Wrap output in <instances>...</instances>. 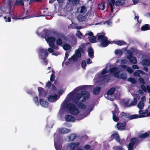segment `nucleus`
Returning a JSON list of instances; mask_svg holds the SVG:
<instances>
[{"mask_svg": "<svg viewBox=\"0 0 150 150\" xmlns=\"http://www.w3.org/2000/svg\"><path fill=\"white\" fill-rule=\"evenodd\" d=\"M79 91L76 92V97L75 99L68 103L67 109L69 110L71 114L73 115H78L76 119L77 120H80L82 119L89 114L90 112L93 109V107L92 106L86 107L85 105L81 102H77V105L79 108L81 109L86 108V113L83 115L82 114L79 112L78 108L76 106L69 103L71 102L76 103L77 100H80L84 102L86 99L89 98L90 94L88 92L85 91H83L80 93H77Z\"/></svg>", "mask_w": 150, "mask_h": 150, "instance_id": "nucleus-1", "label": "nucleus"}, {"mask_svg": "<svg viewBox=\"0 0 150 150\" xmlns=\"http://www.w3.org/2000/svg\"><path fill=\"white\" fill-rule=\"evenodd\" d=\"M91 86L87 85H82L79 86L76 88L73 91L69 93L67 96L64 101L61 105V108L58 112V114L61 115L64 113L65 108L67 109L68 103L69 102L74 100L76 98V92L77 91L83 90L87 89Z\"/></svg>", "mask_w": 150, "mask_h": 150, "instance_id": "nucleus-2", "label": "nucleus"}, {"mask_svg": "<svg viewBox=\"0 0 150 150\" xmlns=\"http://www.w3.org/2000/svg\"><path fill=\"white\" fill-rule=\"evenodd\" d=\"M70 129L62 128L59 129L58 132H57L54 134V142L55 147L57 150H61L62 146L61 144L62 142V139L59 138L58 133L65 134L70 132Z\"/></svg>", "mask_w": 150, "mask_h": 150, "instance_id": "nucleus-3", "label": "nucleus"}, {"mask_svg": "<svg viewBox=\"0 0 150 150\" xmlns=\"http://www.w3.org/2000/svg\"><path fill=\"white\" fill-rule=\"evenodd\" d=\"M82 53L84 52V51L82 49H79L76 50L75 54L69 59L67 62H63L62 65L63 66L65 64L66 66H68L73 62L77 60V58L80 57L81 56V54L80 52Z\"/></svg>", "mask_w": 150, "mask_h": 150, "instance_id": "nucleus-4", "label": "nucleus"}, {"mask_svg": "<svg viewBox=\"0 0 150 150\" xmlns=\"http://www.w3.org/2000/svg\"><path fill=\"white\" fill-rule=\"evenodd\" d=\"M107 67L104 69L102 72L100 73L97 74L95 76L94 79V81L96 83H97L102 80H105L106 81H108V79L107 78L108 76L105 75L107 73Z\"/></svg>", "mask_w": 150, "mask_h": 150, "instance_id": "nucleus-5", "label": "nucleus"}, {"mask_svg": "<svg viewBox=\"0 0 150 150\" xmlns=\"http://www.w3.org/2000/svg\"><path fill=\"white\" fill-rule=\"evenodd\" d=\"M3 17L5 21L10 22L11 21V18H13L12 14L10 13L6 12L3 8H0V17Z\"/></svg>", "mask_w": 150, "mask_h": 150, "instance_id": "nucleus-6", "label": "nucleus"}, {"mask_svg": "<svg viewBox=\"0 0 150 150\" xmlns=\"http://www.w3.org/2000/svg\"><path fill=\"white\" fill-rule=\"evenodd\" d=\"M127 52L128 54L127 57L129 61L133 64H136L137 62L136 59L135 57H132V56L136 54L137 51L132 49L129 50H128Z\"/></svg>", "mask_w": 150, "mask_h": 150, "instance_id": "nucleus-7", "label": "nucleus"}, {"mask_svg": "<svg viewBox=\"0 0 150 150\" xmlns=\"http://www.w3.org/2000/svg\"><path fill=\"white\" fill-rule=\"evenodd\" d=\"M47 51L50 53L52 52L53 51V49L51 48H49L47 51V50L40 49L39 50L38 53L40 59L45 60L48 55Z\"/></svg>", "mask_w": 150, "mask_h": 150, "instance_id": "nucleus-8", "label": "nucleus"}, {"mask_svg": "<svg viewBox=\"0 0 150 150\" xmlns=\"http://www.w3.org/2000/svg\"><path fill=\"white\" fill-rule=\"evenodd\" d=\"M117 70V67H115L112 68L110 70V72L111 73H113L115 77L122 79L123 80L126 79L127 78V75L125 73H122L120 75H119V72H116Z\"/></svg>", "mask_w": 150, "mask_h": 150, "instance_id": "nucleus-9", "label": "nucleus"}, {"mask_svg": "<svg viewBox=\"0 0 150 150\" xmlns=\"http://www.w3.org/2000/svg\"><path fill=\"white\" fill-rule=\"evenodd\" d=\"M98 40L100 42V46L103 47H106L110 43V41L107 40V38L103 35H98Z\"/></svg>", "mask_w": 150, "mask_h": 150, "instance_id": "nucleus-10", "label": "nucleus"}, {"mask_svg": "<svg viewBox=\"0 0 150 150\" xmlns=\"http://www.w3.org/2000/svg\"><path fill=\"white\" fill-rule=\"evenodd\" d=\"M115 90L114 88H110L107 92V94L105 95V98L109 100L113 101L115 98L113 96V94Z\"/></svg>", "mask_w": 150, "mask_h": 150, "instance_id": "nucleus-11", "label": "nucleus"}, {"mask_svg": "<svg viewBox=\"0 0 150 150\" xmlns=\"http://www.w3.org/2000/svg\"><path fill=\"white\" fill-rule=\"evenodd\" d=\"M138 142V140L135 138H133L130 140V142L127 146L128 150H133L135 148Z\"/></svg>", "mask_w": 150, "mask_h": 150, "instance_id": "nucleus-12", "label": "nucleus"}, {"mask_svg": "<svg viewBox=\"0 0 150 150\" xmlns=\"http://www.w3.org/2000/svg\"><path fill=\"white\" fill-rule=\"evenodd\" d=\"M51 93H52V94H50L48 97V99L49 101L51 102H54L56 101L59 97V96H58L56 94V93L54 92H52V91Z\"/></svg>", "mask_w": 150, "mask_h": 150, "instance_id": "nucleus-13", "label": "nucleus"}, {"mask_svg": "<svg viewBox=\"0 0 150 150\" xmlns=\"http://www.w3.org/2000/svg\"><path fill=\"white\" fill-rule=\"evenodd\" d=\"M45 39L50 47H52L54 46V42L55 40V39L54 38L51 37H46Z\"/></svg>", "mask_w": 150, "mask_h": 150, "instance_id": "nucleus-14", "label": "nucleus"}, {"mask_svg": "<svg viewBox=\"0 0 150 150\" xmlns=\"http://www.w3.org/2000/svg\"><path fill=\"white\" fill-rule=\"evenodd\" d=\"M79 144V142H72L67 144V149L69 150H73L75 148L77 147Z\"/></svg>", "mask_w": 150, "mask_h": 150, "instance_id": "nucleus-15", "label": "nucleus"}, {"mask_svg": "<svg viewBox=\"0 0 150 150\" xmlns=\"http://www.w3.org/2000/svg\"><path fill=\"white\" fill-rule=\"evenodd\" d=\"M114 107L116 108L114 111H112V112L113 114V119L115 121L117 122L118 120V118L116 115H118V109L117 108V107L116 105H115Z\"/></svg>", "mask_w": 150, "mask_h": 150, "instance_id": "nucleus-16", "label": "nucleus"}, {"mask_svg": "<svg viewBox=\"0 0 150 150\" xmlns=\"http://www.w3.org/2000/svg\"><path fill=\"white\" fill-rule=\"evenodd\" d=\"M137 99L134 98V100L131 103H129L130 101L129 100L125 102L124 105L125 106H132L136 105L137 103Z\"/></svg>", "mask_w": 150, "mask_h": 150, "instance_id": "nucleus-17", "label": "nucleus"}, {"mask_svg": "<svg viewBox=\"0 0 150 150\" xmlns=\"http://www.w3.org/2000/svg\"><path fill=\"white\" fill-rule=\"evenodd\" d=\"M149 108H150V106H149L148 109L145 110H139L138 111L139 113V115H138L139 117L142 118L145 117H142V116H146V113L148 112V109Z\"/></svg>", "mask_w": 150, "mask_h": 150, "instance_id": "nucleus-18", "label": "nucleus"}, {"mask_svg": "<svg viewBox=\"0 0 150 150\" xmlns=\"http://www.w3.org/2000/svg\"><path fill=\"white\" fill-rule=\"evenodd\" d=\"M39 102L40 104L42 107L47 108L48 106L49 105L48 102L44 99L40 98Z\"/></svg>", "mask_w": 150, "mask_h": 150, "instance_id": "nucleus-19", "label": "nucleus"}, {"mask_svg": "<svg viewBox=\"0 0 150 150\" xmlns=\"http://www.w3.org/2000/svg\"><path fill=\"white\" fill-rule=\"evenodd\" d=\"M111 137L112 139H115L117 141L119 142L121 144L122 143V142L120 140V137L117 132H114L111 135Z\"/></svg>", "mask_w": 150, "mask_h": 150, "instance_id": "nucleus-20", "label": "nucleus"}, {"mask_svg": "<svg viewBox=\"0 0 150 150\" xmlns=\"http://www.w3.org/2000/svg\"><path fill=\"white\" fill-rule=\"evenodd\" d=\"M46 86L52 89V92L56 93L57 92L56 88L53 85H51V83L48 81L46 84Z\"/></svg>", "mask_w": 150, "mask_h": 150, "instance_id": "nucleus-21", "label": "nucleus"}, {"mask_svg": "<svg viewBox=\"0 0 150 150\" xmlns=\"http://www.w3.org/2000/svg\"><path fill=\"white\" fill-rule=\"evenodd\" d=\"M66 121L69 122H74L75 120V118L71 115H66L65 117Z\"/></svg>", "mask_w": 150, "mask_h": 150, "instance_id": "nucleus-22", "label": "nucleus"}, {"mask_svg": "<svg viewBox=\"0 0 150 150\" xmlns=\"http://www.w3.org/2000/svg\"><path fill=\"white\" fill-rule=\"evenodd\" d=\"M126 123L125 122L123 123H120L117 124V126L118 129L121 130H123L125 129V125Z\"/></svg>", "mask_w": 150, "mask_h": 150, "instance_id": "nucleus-23", "label": "nucleus"}, {"mask_svg": "<svg viewBox=\"0 0 150 150\" xmlns=\"http://www.w3.org/2000/svg\"><path fill=\"white\" fill-rule=\"evenodd\" d=\"M48 69L49 70L51 69L50 71H47V73L50 74V80L51 81H53L54 80L55 78L54 71L50 67H49Z\"/></svg>", "mask_w": 150, "mask_h": 150, "instance_id": "nucleus-24", "label": "nucleus"}, {"mask_svg": "<svg viewBox=\"0 0 150 150\" xmlns=\"http://www.w3.org/2000/svg\"><path fill=\"white\" fill-rule=\"evenodd\" d=\"M38 91H39V95L40 98L43 97H45L46 96V94L44 93V90L41 87H39L38 88Z\"/></svg>", "mask_w": 150, "mask_h": 150, "instance_id": "nucleus-25", "label": "nucleus"}, {"mask_svg": "<svg viewBox=\"0 0 150 150\" xmlns=\"http://www.w3.org/2000/svg\"><path fill=\"white\" fill-rule=\"evenodd\" d=\"M76 135L75 134H72L69 135L67 138L68 140L69 141H72L74 140L76 137Z\"/></svg>", "mask_w": 150, "mask_h": 150, "instance_id": "nucleus-26", "label": "nucleus"}, {"mask_svg": "<svg viewBox=\"0 0 150 150\" xmlns=\"http://www.w3.org/2000/svg\"><path fill=\"white\" fill-rule=\"evenodd\" d=\"M141 88L144 91H147L149 93H150V86H147L145 87L143 85L141 86Z\"/></svg>", "mask_w": 150, "mask_h": 150, "instance_id": "nucleus-27", "label": "nucleus"}, {"mask_svg": "<svg viewBox=\"0 0 150 150\" xmlns=\"http://www.w3.org/2000/svg\"><path fill=\"white\" fill-rule=\"evenodd\" d=\"M149 30H150V25L148 24L144 25L141 28V30L142 31H145Z\"/></svg>", "mask_w": 150, "mask_h": 150, "instance_id": "nucleus-28", "label": "nucleus"}, {"mask_svg": "<svg viewBox=\"0 0 150 150\" xmlns=\"http://www.w3.org/2000/svg\"><path fill=\"white\" fill-rule=\"evenodd\" d=\"M88 52L90 57L92 58L93 57L94 52L93 49L91 47H90L88 50Z\"/></svg>", "mask_w": 150, "mask_h": 150, "instance_id": "nucleus-29", "label": "nucleus"}, {"mask_svg": "<svg viewBox=\"0 0 150 150\" xmlns=\"http://www.w3.org/2000/svg\"><path fill=\"white\" fill-rule=\"evenodd\" d=\"M142 64L143 66H149L150 65V60L149 59L144 60L142 62Z\"/></svg>", "mask_w": 150, "mask_h": 150, "instance_id": "nucleus-30", "label": "nucleus"}, {"mask_svg": "<svg viewBox=\"0 0 150 150\" xmlns=\"http://www.w3.org/2000/svg\"><path fill=\"white\" fill-rule=\"evenodd\" d=\"M125 0H118L116 1L115 4L116 6H120L124 4L125 3Z\"/></svg>", "mask_w": 150, "mask_h": 150, "instance_id": "nucleus-31", "label": "nucleus"}, {"mask_svg": "<svg viewBox=\"0 0 150 150\" xmlns=\"http://www.w3.org/2000/svg\"><path fill=\"white\" fill-rule=\"evenodd\" d=\"M125 49H117L115 51V53L116 55H121L122 54L123 52L125 50Z\"/></svg>", "mask_w": 150, "mask_h": 150, "instance_id": "nucleus-32", "label": "nucleus"}, {"mask_svg": "<svg viewBox=\"0 0 150 150\" xmlns=\"http://www.w3.org/2000/svg\"><path fill=\"white\" fill-rule=\"evenodd\" d=\"M113 42L115 44L120 46L123 45L125 44V42L122 40L114 41Z\"/></svg>", "mask_w": 150, "mask_h": 150, "instance_id": "nucleus-33", "label": "nucleus"}, {"mask_svg": "<svg viewBox=\"0 0 150 150\" xmlns=\"http://www.w3.org/2000/svg\"><path fill=\"white\" fill-rule=\"evenodd\" d=\"M127 62V60L122 59H117V63H119L121 64H126Z\"/></svg>", "mask_w": 150, "mask_h": 150, "instance_id": "nucleus-34", "label": "nucleus"}, {"mask_svg": "<svg viewBox=\"0 0 150 150\" xmlns=\"http://www.w3.org/2000/svg\"><path fill=\"white\" fill-rule=\"evenodd\" d=\"M101 88L98 87L95 88L93 90V93L94 94H97L99 93Z\"/></svg>", "mask_w": 150, "mask_h": 150, "instance_id": "nucleus-35", "label": "nucleus"}, {"mask_svg": "<svg viewBox=\"0 0 150 150\" xmlns=\"http://www.w3.org/2000/svg\"><path fill=\"white\" fill-rule=\"evenodd\" d=\"M21 5L23 6L24 5V2L23 0H16L14 3V5Z\"/></svg>", "mask_w": 150, "mask_h": 150, "instance_id": "nucleus-36", "label": "nucleus"}, {"mask_svg": "<svg viewBox=\"0 0 150 150\" xmlns=\"http://www.w3.org/2000/svg\"><path fill=\"white\" fill-rule=\"evenodd\" d=\"M33 100L34 103L35 104L37 105L38 106L39 105V103L38 100V98L37 96H35L33 98Z\"/></svg>", "mask_w": 150, "mask_h": 150, "instance_id": "nucleus-37", "label": "nucleus"}, {"mask_svg": "<svg viewBox=\"0 0 150 150\" xmlns=\"http://www.w3.org/2000/svg\"><path fill=\"white\" fill-rule=\"evenodd\" d=\"M149 135V132H146L142 134L139 136V137L141 138H144Z\"/></svg>", "mask_w": 150, "mask_h": 150, "instance_id": "nucleus-38", "label": "nucleus"}, {"mask_svg": "<svg viewBox=\"0 0 150 150\" xmlns=\"http://www.w3.org/2000/svg\"><path fill=\"white\" fill-rule=\"evenodd\" d=\"M137 107L139 108L140 109H143L144 107V103L142 101L140 102L137 105Z\"/></svg>", "mask_w": 150, "mask_h": 150, "instance_id": "nucleus-39", "label": "nucleus"}, {"mask_svg": "<svg viewBox=\"0 0 150 150\" xmlns=\"http://www.w3.org/2000/svg\"><path fill=\"white\" fill-rule=\"evenodd\" d=\"M13 3L14 0H8V5L9 8H11L12 7Z\"/></svg>", "mask_w": 150, "mask_h": 150, "instance_id": "nucleus-40", "label": "nucleus"}, {"mask_svg": "<svg viewBox=\"0 0 150 150\" xmlns=\"http://www.w3.org/2000/svg\"><path fill=\"white\" fill-rule=\"evenodd\" d=\"M78 19L80 21H83L86 19V18L81 15H79L78 16Z\"/></svg>", "mask_w": 150, "mask_h": 150, "instance_id": "nucleus-41", "label": "nucleus"}, {"mask_svg": "<svg viewBox=\"0 0 150 150\" xmlns=\"http://www.w3.org/2000/svg\"><path fill=\"white\" fill-rule=\"evenodd\" d=\"M89 41L92 43H94L96 42V38L95 36H93L88 37Z\"/></svg>", "mask_w": 150, "mask_h": 150, "instance_id": "nucleus-42", "label": "nucleus"}, {"mask_svg": "<svg viewBox=\"0 0 150 150\" xmlns=\"http://www.w3.org/2000/svg\"><path fill=\"white\" fill-rule=\"evenodd\" d=\"M76 36L80 39H81L83 36L82 34L79 31H77Z\"/></svg>", "mask_w": 150, "mask_h": 150, "instance_id": "nucleus-43", "label": "nucleus"}, {"mask_svg": "<svg viewBox=\"0 0 150 150\" xmlns=\"http://www.w3.org/2000/svg\"><path fill=\"white\" fill-rule=\"evenodd\" d=\"M63 48L65 50H69L71 48L70 46L67 44H65L64 45L62 46Z\"/></svg>", "mask_w": 150, "mask_h": 150, "instance_id": "nucleus-44", "label": "nucleus"}, {"mask_svg": "<svg viewBox=\"0 0 150 150\" xmlns=\"http://www.w3.org/2000/svg\"><path fill=\"white\" fill-rule=\"evenodd\" d=\"M62 40L60 38L58 39L56 41L57 45H60L61 46H62Z\"/></svg>", "mask_w": 150, "mask_h": 150, "instance_id": "nucleus-45", "label": "nucleus"}, {"mask_svg": "<svg viewBox=\"0 0 150 150\" xmlns=\"http://www.w3.org/2000/svg\"><path fill=\"white\" fill-rule=\"evenodd\" d=\"M86 11L87 10L86 8L84 6H82L80 10L81 13L83 14H84Z\"/></svg>", "mask_w": 150, "mask_h": 150, "instance_id": "nucleus-46", "label": "nucleus"}, {"mask_svg": "<svg viewBox=\"0 0 150 150\" xmlns=\"http://www.w3.org/2000/svg\"><path fill=\"white\" fill-rule=\"evenodd\" d=\"M115 0H111V2L110 4V5L111 6V11L112 12L113 10V6H114V2Z\"/></svg>", "mask_w": 150, "mask_h": 150, "instance_id": "nucleus-47", "label": "nucleus"}, {"mask_svg": "<svg viewBox=\"0 0 150 150\" xmlns=\"http://www.w3.org/2000/svg\"><path fill=\"white\" fill-rule=\"evenodd\" d=\"M105 5L103 4H100L98 5V9L102 10H103L105 8Z\"/></svg>", "mask_w": 150, "mask_h": 150, "instance_id": "nucleus-48", "label": "nucleus"}, {"mask_svg": "<svg viewBox=\"0 0 150 150\" xmlns=\"http://www.w3.org/2000/svg\"><path fill=\"white\" fill-rule=\"evenodd\" d=\"M102 23L106 25L109 26L111 25L112 23V21L111 20H110L104 22Z\"/></svg>", "mask_w": 150, "mask_h": 150, "instance_id": "nucleus-49", "label": "nucleus"}, {"mask_svg": "<svg viewBox=\"0 0 150 150\" xmlns=\"http://www.w3.org/2000/svg\"><path fill=\"white\" fill-rule=\"evenodd\" d=\"M65 90V89L61 88L59 90L58 92L57 93L59 96L61 95L64 92Z\"/></svg>", "mask_w": 150, "mask_h": 150, "instance_id": "nucleus-50", "label": "nucleus"}, {"mask_svg": "<svg viewBox=\"0 0 150 150\" xmlns=\"http://www.w3.org/2000/svg\"><path fill=\"white\" fill-rule=\"evenodd\" d=\"M137 118H139V117L138 115H131L129 117V118L131 119Z\"/></svg>", "mask_w": 150, "mask_h": 150, "instance_id": "nucleus-51", "label": "nucleus"}, {"mask_svg": "<svg viewBox=\"0 0 150 150\" xmlns=\"http://www.w3.org/2000/svg\"><path fill=\"white\" fill-rule=\"evenodd\" d=\"M115 150H125V149L121 146H115L114 147Z\"/></svg>", "mask_w": 150, "mask_h": 150, "instance_id": "nucleus-52", "label": "nucleus"}, {"mask_svg": "<svg viewBox=\"0 0 150 150\" xmlns=\"http://www.w3.org/2000/svg\"><path fill=\"white\" fill-rule=\"evenodd\" d=\"M128 81L133 83H135L136 82V80L132 78H129Z\"/></svg>", "mask_w": 150, "mask_h": 150, "instance_id": "nucleus-53", "label": "nucleus"}, {"mask_svg": "<svg viewBox=\"0 0 150 150\" xmlns=\"http://www.w3.org/2000/svg\"><path fill=\"white\" fill-rule=\"evenodd\" d=\"M86 66V61L85 60H83L81 63V67L83 69H84Z\"/></svg>", "mask_w": 150, "mask_h": 150, "instance_id": "nucleus-54", "label": "nucleus"}, {"mask_svg": "<svg viewBox=\"0 0 150 150\" xmlns=\"http://www.w3.org/2000/svg\"><path fill=\"white\" fill-rule=\"evenodd\" d=\"M134 19L135 20H137L138 23L140 24L141 22V20H139V17L137 16H135L134 17Z\"/></svg>", "mask_w": 150, "mask_h": 150, "instance_id": "nucleus-55", "label": "nucleus"}, {"mask_svg": "<svg viewBox=\"0 0 150 150\" xmlns=\"http://www.w3.org/2000/svg\"><path fill=\"white\" fill-rule=\"evenodd\" d=\"M127 71L129 73H132L133 72V69L129 67H128L127 68Z\"/></svg>", "mask_w": 150, "mask_h": 150, "instance_id": "nucleus-56", "label": "nucleus"}, {"mask_svg": "<svg viewBox=\"0 0 150 150\" xmlns=\"http://www.w3.org/2000/svg\"><path fill=\"white\" fill-rule=\"evenodd\" d=\"M134 98H136L137 99H139V95L137 94H134L132 95Z\"/></svg>", "mask_w": 150, "mask_h": 150, "instance_id": "nucleus-57", "label": "nucleus"}, {"mask_svg": "<svg viewBox=\"0 0 150 150\" xmlns=\"http://www.w3.org/2000/svg\"><path fill=\"white\" fill-rule=\"evenodd\" d=\"M134 75L136 76H140L139 72L138 70L135 72L134 73Z\"/></svg>", "mask_w": 150, "mask_h": 150, "instance_id": "nucleus-58", "label": "nucleus"}, {"mask_svg": "<svg viewBox=\"0 0 150 150\" xmlns=\"http://www.w3.org/2000/svg\"><path fill=\"white\" fill-rule=\"evenodd\" d=\"M86 35H88L90 36V37L93 36V33L91 32L88 31Z\"/></svg>", "mask_w": 150, "mask_h": 150, "instance_id": "nucleus-59", "label": "nucleus"}, {"mask_svg": "<svg viewBox=\"0 0 150 150\" xmlns=\"http://www.w3.org/2000/svg\"><path fill=\"white\" fill-rule=\"evenodd\" d=\"M79 1V0H73V3L74 4H78Z\"/></svg>", "mask_w": 150, "mask_h": 150, "instance_id": "nucleus-60", "label": "nucleus"}, {"mask_svg": "<svg viewBox=\"0 0 150 150\" xmlns=\"http://www.w3.org/2000/svg\"><path fill=\"white\" fill-rule=\"evenodd\" d=\"M132 68L133 69H139V67L137 65H134L132 66Z\"/></svg>", "mask_w": 150, "mask_h": 150, "instance_id": "nucleus-61", "label": "nucleus"}, {"mask_svg": "<svg viewBox=\"0 0 150 150\" xmlns=\"http://www.w3.org/2000/svg\"><path fill=\"white\" fill-rule=\"evenodd\" d=\"M139 81L142 83H144V79L142 78H139Z\"/></svg>", "mask_w": 150, "mask_h": 150, "instance_id": "nucleus-62", "label": "nucleus"}, {"mask_svg": "<svg viewBox=\"0 0 150 150\" xmlns=\"http://www.w3.org/2000/svg\"><path fill=\"white\" fill-rule=\"evenodd\" d=\"M91 147L88 145H86L84 146V148L86 149H88L90 148Z\"/></svg>", "mask_w": 150, "mask_h": 150, "instance_id": "nucleus-63", "label": "nucleus"}, {"mask_svg": "<svg viewBox=\"0 0 150 150\" xmlns=\"http://www.w3.org/2000/svg\"><path fill=\"white\" fill-rule=\"evenodd\" d=\"M121 116H122V117H123V116L126 117L127 116V114L125 113L124 112H122L121 114Z\"/></svg>", "mask_w": 150, "mask_h": 150, "instance_id": "nucleus-64", "label": "nucleus"}]
</instances>
